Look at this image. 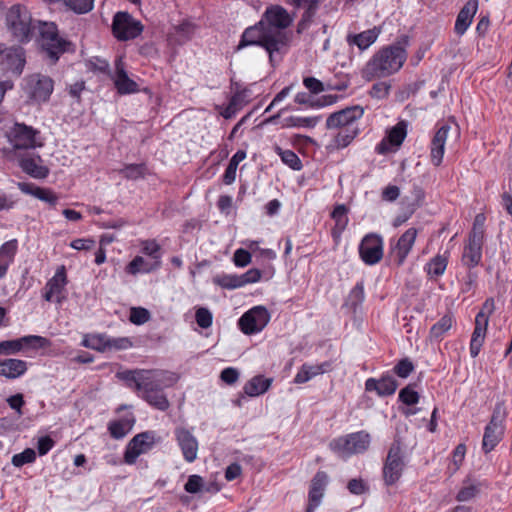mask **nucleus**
I'll use <instances>...</instances> for the list:
<instances>
[{
    "label": "nucleus",
    "mask_w": 512,
    "mask_h": 512,
    "mask_svg": "<svg viewBox=\"0 0 512 512\" xmlns=\"http://www.w3.org/2000/svg\"><path fill=\"white\" fill-rule=\"evenodd\" d=\"M292 22L293 18L285 8L280 5H271L266 8L257 24L244 30L237 49L252 45L261 46L269 53L272 60L273 53L278 52L285 44V29Z\"/></svg>",
    "instance_id": "f257e3e1"
},
{
    "label": "nucleus",
    "mask_w": 512,
    "mask_h": 512,
    "mask_svg": "<svg viewBox=\"0 0 512 512\" xmlns=\"http://www.w3.org/2000/svg\"><path fill=\"white\" fill-rule=\"evenodd\" d=\"M407 53L404 47L396 44L378 51L365 65L362 75L370 81L374 78L387 77L399 71L406 61Z\"/></svg>",
    "instance_id": "f03ea898"
},
{
    "label": "nucleus",
    "mask_w": 512,
    "mask_h": 512,
    "mask_svg": "<svg viewBox=\"0 0 512 512\" xmlns=\"http://www.w3.org/2000/svg\"><path fill=\"white\" fill-rule=\"evenodd\" d=\"M363 115L364 109L359 105L346 107L329 115L326 120V127L328 129H339L334 138L337 148L347 147L356 138L360 132L358 120Z\"/></svg>",
    "instance_id": "7ed1b4c3"
},
{
    "label": "nucleus",
    "mask_w": 512,
    "mask_h": 512,
    "mask_svg": "<svg viewBox=\"0 0 512 512\" xmlns=\"http://www.w3.org/2000/svg\"><path fill=\"white\" fill-rule=\"evenodd\" d=\"M175 379L172 374L156 370L150 379L144 384L138 395L154 408L165 411L169 408V401L163 389L170 387Z\"/></svg>",
    "instance_id": "20e7f679"
},
{
    "label": "nucleus",
    "mask_w": 512,
    "mask_h": 512,
    "mask_svg": "<svg viewBox=\"0 0 512 512\" xmlns=\"http://www.w3.org/2000/svg\"><path fill=\"white\" fill-rule=\"evenodd\" d=\"M8 29L19 42H28L37 27L26 7L13 5L6 15Z\"/></svg>",
    "instance_id": "39448f33"
},
{
    "label": "nucleus",
    "mask_w": 512,
    "mask_h": 512,
    "mask_svg": "<svg viewBox=\"0 0 512 512\" xmlns=\"http://www.w3.org/2000/svg\"><path fill=\"white\" fill-rule=\"evenodd\" d=\"M36 29L39 31L43 50L52 63H55L60 55L69 49L71 43L59 35L57 26L53 22L37 21Z\"/></svg>",
    "instance_id": "423d86ee"
},
{
    "label": "nucleus",
    "mask_w": 512,
    "mask_h": 512,
    "mask_svg": "<svg viewBox=\"0 0 512 512\" xmlns=\"http://www.w3.org/2000/svg\"><path fill=\"white\" fill-rule=\"evenodd\" d=\"M370 442V434L362 430L333 439L329 447L339 457L348 458L351 455L367 451Z\"/></svg>",
    "instance_id": "0eeeda50"
},
{
    "label": "nucleus",
    "mask_w": 512,
    "mask_h": 512,
    "mask_svg": "<svg viewBox=\"0 0 512 512\" xmlns=\"http://www.w3.org/2000/svg\"><path fill=\"white\" fill-rule=\"evenodd\" d=\"M22 89L31 103L40 105L49 101L54 81L47 75L34 73L23 79Z\"/></svg>",
    "instance_id": "6e6552de"
},
{
    "label": "nucleus",
    "mask_w": 512,
    "mask_h": 512,
    "mask_svg": "<svg viewBox=\"0 0 512 512\" xmlns=\"http://www.w3.org/2000/svg\"><path fill=\"white\" fill-rule=\"evenodd\" d=\"M10 144L16 150L35 149L42 146L40 131L25 123H15L9 132Z\"/></svg>",
    "instance_id": "1a4fd4ad"
},
{
    "label": "nucleus",
    "mask_w": 512,
    "mask_h": 512,
    "mask_svg": "<svg viewBox=\"0 0 512 512\" xmlns=\"http://www.w3.org/2000/svg\"><path fill=\"white\" fill-rule=\"evenodd\" d=\"M113 35L120 41L135 39L143 31L140 21L127 12H117L112 22Z\"/></svg>",
    "instance_id": "9d476101"
},
{
    "label": "nucleus",
    "mask_w": 512,
    "mask_h": 512,
    "mask_svg": "<svg viewBox=\"0 0 512 512\" xmlns=\"http://www.w3.org/2000/svg\"><path fill=\"white\" fill-rule=\"evenodd\" d=\"M270 320V313L264 306H255L245 312L239 319L240 330L246 335L262 331Z\"/></svg>",
    "instance_id": "9b49d317"
},
{
    "label": "nucleus",
    "mask_w": 512,
    "mask_h": 512,
    "mask_svg": "<svg viewBox=\"0 0 512 512\" xmlns=\"http://www.w3.org/2000/svg\"><path fill=\"white\" fill-rule=\"evenodd\" d=\"M156 443V434L153 431H145L135 435L128 443L125 453L124 462L132 465L137 458L144 453L150 451Z\"/></svg>",
    "instance_id": "f8f14e48"
},
{
    "label": "nucleus",
    "mask_w": 512,
    "mask_h": 512,
    "mask_svg": "<svg viewBox=\"0 0 512 512\" xmlns=\"http://www.w3.org/2000/svg\"><path fill=\"white\" fill-rule=\"evenodd\" d=\"M404 461L401 453L400 442L395 441L389 451L383 466V478L385 484H395L402 475Z\"/></svg>",
    "instance_id": "ddd939ff"
},
{
    "label": "nucleus",
    "mask_w": 512,
    "mask_h": 512,
    "mask_svg": "<svg viewBox=\"0 0 512 512\" xmlns=\"http://www.w3.org/2000/svg\"><path fill=\"white\" fill-rule=\"evenodd\" d=\"M503 413L501 407H495L490 422L484 430L482 449L485 453L491 452L501 441L504 434V426L502 425Z\"/></svg>",
    "instance_id": "4468645a"
},
{
    "label": "nucleus",
    "mask_w": 512,
    "mask_h": 512,
    "mask_svg": "<svg viewBox=\"0 0 512 512\" xmlns=\"http://www.w3.org/2000/svg\"><path fill=\"white\" fill-rule=\"evenodd\" d=\"M67 275L65 266H60L44 287L43 298L48 302L61 304L65 299Z\"/></svg>",
    "instance_id": "2eb2a0df"
},
{
    "label": "nucleus",
    "mask_w": 512,
    "mask_h": 512,
    "mask_svg": "<svg viewBox=\"0 0 512 512\" xmlns=\"http://www.w3.org/2000/svg\"><path fill=\"white\" fill-rule=\"evenodd\" d=\"M359 254L367 265L378 263L383 257L382 238L374 233L367 234L359 245Z\"/></svg>",
    "instance_id": "dca6fc26"
},
{
    "label": "nucleus",
    "mask_w": 512,
    "mask_h": 512,
    "mask_svg": "<svg viewBox=\"0 0 512 512\" xmlns=\"http://www.w3.org/2000/svg\"><path fill=\"white\" fill-rule=\"evenodd\" d=\"M49 344V340L38 335H27L21 338L1 341L3 355H14L26 348H44Z\"/></svg>",
    "instance_id": "f3484780"
},
{
    "label": "nucleus",
    "mask_w": 512,
    "mask_h": 512,
    "mask_svg": "<svg viewBox=\"0 0 512 512\" xmlns=\"http://www.w3.org/2000/svg\"><path fill=\"white\" fill-rule=\"evenodd\" d=\"M407 128L408 122L401 120L395 126L388 129L386 136L376 146V152L384 155L392 150L391 147L398 148L407 136Z\"/></svg>",
    "instance_id": "a211bd4d"
},
{
    "label": "nucleus",
    "mask_w": 512,
    "mask_h": 512,
    "mask_svg": "<svg viewBox=\"0 0 512 512\" xmlns=\"http://www.w3.org/2000/svg\"><path fill=\"white\" fill-rule=\"evenodd\" d=\"M417 229L409 228L406 230L400 238L397 240L395 246L392 247V256L394 261L400 266L404 263L408 254L410 253L416 237H417Z\"/></svg>",
    "instance_id": "6ab92c4d"
},
{
    "label": "nucleus",
    "mask_w": 512,
    "mask_h": 512,
    "mask_svg": "<svg viewBox=\"0 0 512 512\" xmlns=\"http://www.w3.org/2000/svg\"><path fill=\"white\" fill-rule=\"evenodd\" d=\"M483 239L478 234H469L468 243L464 246L462 263L468 268L476 267L482 259Z\"/></svg>",
    "instance_id": "aec40b11"
},
{
    "label": "nucleus",
    "mask_w": 512,
    "mask_h": 512,
    "mask_svg": "<svg viewBox=\"0 0 512 512\" xmlns=\"http://www.w3.org/2000/svg\"><path fill=\"white\" fill-rule=\"evenodd\" d=\"M2 55L3 69L19 76L26 63L24 50L21 47H13L5 49Z\"/></svg>",
    "instance_id": "412c9836"
},
{
    "label": "nucleus",
    "mask_w": 512,
    "mask_h": 512,
    "mask_svg": "<svg viewBox=\"0 0 512 512\" xmlns=\"http://www.w3.org/2000/svg\"><path fill=\"white\" fill-rule=\"evenodd\" d=\"M451 129V126L448 124L441 125L438 130L435 132L430 146V157L431 162L435 166H439L442 162L444 151H445V144L446 140L449 134V131Z\"/></svg>",
    "instance_id": "4be33fe9"
},
{
    "label": "nucleus",
    "mask_w": 512,
    "mask_h": 512,
    "mask_svg": "<svg viewBox=\"0 0 512 512\" xmlns=\"http://www.w3.org/2000/svg\"><path fill=\"white\" fill-rule=\"evenodd\" d=\"M178 445L180 446L184 459L193 462L197 458L198 442L190 431L178 428L175 431Z\"/></svg>",
    "instance_id": "5701e85b"
},
{
    "label": "nucleus",
    "mask_w": 512,
    "mask_h": 512,
    "mask_svg": "<svg viewBox=\"0 0 512 512\" xmlns=\"http://www.w3.org/2000/svg\"><path fill=\"white\" fill-rule=\"evenodd\" d=\"M112 79L119 94H131L138 91V84L128 77L121 59L115 61V73Z\"/></svg>",
    "instance_id": "b1692460"
},
{
    "label": "nucleus",
    "mask_w": 512,
    "mask_h": 512,
    "mask_svg": "<svg viewBox=\"0 0 512 512\" xmlns=\"http://www.w3.org/2000/svg\"><path fill=\"white\" fill-rule=\"evenodd\" d=\"M327 483L328 476L325 472L319 471L315 474L311 481L309 504L306 510L314 511L320 505Z\"/></svg>",
    "instance_id": "393cba45"
},
{
    "label": "nucleus",
    "mask_w": 512,
    "mask_h": 512,
    "mask_svg": "<svg viewBox=\"0 0 512 512\" xmlns=\"http://www.w3.org/2000/svg\"><path fill=\"white\" fill-rule=\"evenodd\" d=\"M398 387L396 379L392 375H383L379 380L369 378L365 382V389L368 392L375 391L381 397L390 396L395 393Z\"/></svg>",
    "instance_id": "a878e982"
},
{
    "label": "nucleus",
    "mask_w": 512,
    "mask_h": 512,
    "mask_svg": "<svg viewBox=\"0 0 512 512\" xmlns=\"http://www.w3.org/2000/svg\"><path fill=\"white\" fill-rule=\"evenodd\" d=\"M155 371L156 370L145 369L126 370L118 372L117 377L126 382L129 388L134 389L138 393L143 389L144 384L150 379Z\"/></svg>",
    "instance_id": "bb28decb"
},
{
    "label": "nucleus",
    "mask_w": 512,
    "mask_h": 512,
    "mask_svg": "<svg viewBox=\"0 0 512 512\" xmlns=\"http://www.w3.org/2000/svg\"><path fill=\"white\" fill-rule=\"evenodd\" d=\"M478 10V0H468L459 11L454 30L458 35H463L470 27L473 18Z\"/></svg>",
    "instance_id": "cd10ccee"
},
{
    "label": "nucleus",
    "mask_w": 512,
    "mask_h": 512,
    "mask_svg": "<svg viewBox=\"0 0 512 512\" xmlns=\"http://www.w3.org/2000/svg\"><path fill=\"white\" fill-rule=\"evenodd\" d=\"M27 371V362L16 358L0 359V376L7 379L21 377Z\"/></svg>",
    "instance_id": "c85d7f7f"
},
{
    "label": "nucleus",
    "mask_w": 512,
    "mask_h": 512,
    "mask_svg": "<svg viewBox=\"0 0 512 512\" xmlns=\"http://www.w3.org/2000/svg\"><path fill=\"white\" fill-rule=\"evenodd\" d=\"M18 188L24 194L32 195L50 205H56L58 202V196L52 190L38 187L33 183L20 182L18 183Z\"/></svg>",
    "instance_id": "c756f323"
},
{
    "label": "nucleus",
    "mask_w": 512,
    "mask_h": 512,
    "mask_svg": "<svg viewBox=\"0 0 512 512\" xmlns=\"http://www.w3.org/2000/svg\"><path fill=\"white\" fill-rule=\"evenodd\" d=\"M380 32V28L374 27L359 34H349L347 36V43L349 45H356L360 50H365L377 40Z\"/></svg>",
    "instance_id": "7c9ffc66"
},
{
    "label": "nucleus",
    "mask_w": 512,
    "mask_h": 512,
    "mask_svg": "<svg viewBox=\"0 0 512 512\" xmlns=\"http://www.w3.org/2000/svg\"><path fill=\"white\" fill-rule=\"evenodd\" d=\"M272 379L257 375L250 379L244 386V393L250 397L264 394L271 386Z\"/></svg>",
    "instance_id": "2f4dec72"
},
{
    "label": "nucleus",
    "mask_w": 512,
    "mask_h": 512,
    "mask_svg": "<svg viewBox=\"0 0 512 512\" xmlns=\"http://www.w3.org/2000/svg\"><path fill=\"white\" fill-rule=\"evenodd\" d=\"M160 261L149 262L142 256H136L125 268L126 273L137 275L139 273H150L160 267Z\"/></svg>",
    "instance_id": "473e14b6"
},
{
    "label": "nucleus",
    "mask_w": 512,
    "mask_h": 512,
    "mask_svg": "<svg viewBox=\"0 0 512 512\" xmlns=\"http://www.w3.org/2000/svg\"><path fill=\"white\" fill-rule=\"evenodd\" d=\"M449 251L434 256L425 266V271L431 278L444 274L449 260Z\"/></svg>",
    "instance_id": "72a5a7b5"
},
{
    "label": "nucleus",
    "mask_w": 512,
    "mask_h": 512,
    "mask_svg": "<svg viewBox=\"0 0 512 512\" xmlns=\"http://www.w3.org/2000/svg\"><path fill=\"white\" fill-rule=\"evenodd\" d=\"M321 116H310V117H300V116H289L284 119L283 127L286 128H314L320 121Z\"/></svg>",
    "instance_id": "f704fd0d"
},
{
    "label": "nucleus",
    "mask_w": 512,
    "mask_h": 512,
    "mask_svg": "<svg viewBox=\"0 0 512 512\" xmlns=\"http://www.w3.org/2000/svg\"><path fill=\"white\" fill-rule=\"evenodd\" d=\"M133 424L134 418H123L117 421L110 422L108 424V430L113 438L122 439L132 429Z\"/></svg>",
    "instance_id": "c9c22d12"
},
{
    "label": "nucleus",
    "mask_w": 512,
    "mask_h": 512,
    "mask_svg": "<svg viewBox=\"0 0 512 512\" xmlns=\"http://www.w3.org/2000/svg\"><path fill=\"white\" fill-rule=\"evenodd\" d=\"M20 167L25 173L38 179L47 177L49 173V170L46 167L38 164L37 160L33 158L21 159Z\"/></svg>",
    "instance_id": "e433bc0d"
},
{
    "label": "nucleus",
    "mask_w": 512,
    "mask_h": 512,
    "mask_svg": "<svg viewBox=\"0 0 512 512\" xmlns=\"http://www.w3.org/2000/svg\"><path fill=\"white\" fill-rule=\"evenodd\" d=\"M453 317L450 314L444 315L440 318L430 329V338L432 340H441L446 332H448L453 325Z\"/></svg>",
    "instance_id": "4c0bfd02"
},
{
    "label": "nucleus",
    "mask_w": 512,
    "mask_h": 512,
    "mask_svg": "<svg viewBox=\"0 0 512 512\" xmlns=\"http://www.w3.org/2000/svg\"><path fill=\"white\" fill-rule=\"evenodd\" d=\"M275 152L280 156L282 162L291 169L299 171L302 169V162L298 155L292 150H284L279 146H275Z\"/></svg>",
    "instance_id": "58836bf2"
},
{
    "label": "nucleus",
    "mask_w": 512,
    "mask_h": 512,
    "mask_svg": "<svg viewBox=\"0 0 512 512\" xmlns=\"http://www.w3.org/2000/svg\"><path fill=\"white\" fill-rule=\"evenodd\" d=\"M213 282L224 289H236L243 287L240 275L236 274H222L213 278Z\"/></svg>",
    "instance_id": "ea45409f"
},
{
    "label": "nucleus",
    "mask_w": 512,
    "mask_h": 512,
    "mask_svg": "<svg viewBox=\"0 0 512 512\" xmlns=\"http://www.w3.org/2000/svg\"><path fill=\"white\" fill-rule=\"evenodd\" d=\"M364 299L365 293L363 283H357L350 291L346 300V305L351 307L355 312L358 309V307L361 306Z\"/></svg>",
    "instance_id": "a19ab883"
},
{
    "label": "nucleus",
    "mask_w": 512,
    "mask_h": 512,
    "mask_svg": "<svg viewBox=\"0 0 512 512\" xmlns=\"http://www.w3.org/2000/svg\"><path fill=\"white\" fill-rule=\"evenodd\" d=\"M319 375V368L315 365L303 364L294 377V382L303 384Z\"/></svg>",
    "instance_id": "79ce46f5"
},
{
    "label": "nucleus",
    "mask_w": 512,
    "mask_h": 512,
    "mask_svg": "<svg viewBox=\"0 0 512 512\" xmlns=\"http://www.w3.org/2000/svg\"><path fill=\"white\" fill-rule=\"evenodd\" d=\"M18 242L16 239L9 240L0 247V260L11 264L17 253Z\"/></svg>",
    "instance_id": "37998d69"
},
{
    "label": "nucleus",
    "mask_w": 512,
    "mask_h": 512,
    "mask_svg": "<svg viewBox=\"0 0 512 512\" xmlns=\"http://www.w3.org/2000/svg\"><path fill=\"white\" fill-rule=\"evenodd\" d=\"M36 452L32 448H26L23 452L13 455L11 463L15 467H22L25 464L35 462Z\"/></svg>",
    "instance_id": "c03bdc74"
},
{
    "label": "nucleus",
    "mask_w": 512,
    "mask_h": 512,
    "mask_svg": "<svg viewBox=\"0 0 512 512\" xmlns=\"http://www.w3.org/2000/svg\"><path fill=\"white\" fill-rule=\"evenodd\" d=\"M71 10L78 14L88 13L93 9L94 0H62Z\"/></svg>",
    "instance_id": "a18cd8bd"
},
{
    "label": "nucleus",
    "mask_w": 512,
    "mask_h": 512,
    "mask_svg": "<svg viewBox=\"0 0 512 512\" xmlns=\"http://www.w3.org/2000/svg\"><path fill=\"white\" fill-rule=\"evenodd\" d=\"M145 164H129L120 170V173L127 179L136 180L144 177L146 173Z\"/></svg>",
    "instance_id": "49530a36"
},
{
    "label": "nucleus",
    "mask_w": 512,
    "mask_h": 512,
    "mask_svg": "<svg viewBox=\"0 0 512 512\" xmlns=\"http://www.w3.org/2000/svg\"><path fill=\"white\" fill-rule=\"evenodd\" d=\"M107 335L98 334L91 336L90 339H84L82 345L100 352L107 351Z\"/></svg>",
    "instance_id": "de8ad7c7"
},
{
    "label": "nucleus",
    "mask_w": 512,
    "mask_h": 512,
    "mask_svg": "<svg viewBox=\"0 0 512 512\" xmlns=\"http://www.w3.org/2000/svg\"><path fill=\"white\" fill-rule=\"evenodd\" d=\"M480 492V485L470 483L464 485L456 495V500L459 502H466L475 498Z\"/></svg>",
    "instance_id": "09e8293b"
},
{
    "label": "nucleus",
    "mask_w": 512,
    "mask_h": 512,
    "mask_svg": "<svg viewBox=\"0 0 512 512\" xmlns=\"http://www.w3.org/2000/svg\"><path fill=\"white\" fill-rule=\"evenodd\" d=\"M107 350H126L133 346L128 337H110L107 336Z\"/></svg>",
    "instance_id": "8fccbe9b"
},
{
    "label": "nucleus",
    "mask_w": 512,
    "mask_h": 512,
    "mask_svg": "<svg viewBox=\"0 0 512 512\" xmlns=\"http://www.w3.org/2000/svg\"><path fill=\"white\" fill-rule=\"evenodd\" d=\"M331 217L335 220L336 227L339 231H343L348 223L347 208L345 205H337L333 209Z\"/></svg>",
    "instance_id": "3c124183"
},
{
    "label": "nucleus",
    "mask_w": 512,
    "mask_h": 512,
    "mask_svg": "<svg viewBox=\"0 0 512 512\" xmlns=\"http://www.w3.org/2000/svg\"><path fill=\"white\" fill-rule=\"evenodd\" d=\"M399 400L409 406L415 405L419 401V394L411 385H408L400 390Z\"/></svg>",
    "instance_id": "603ef678"
},
{
    "label": "nucleus",
    "mask_w": 512,
    "mask_h": 512,
    "mask_svg": "<svg viewBox=\"0 0 512 512\" xmlns=\"http://www.w3.org/2000/svg\"><path fill=\"white\" fill-rule=\"evenodd\" d=\"M150 319V313L142 307H133L130 310L129 320L136 325H142Z\"/></svg>",
    "instance_id": "864d4df0"
},
{
    "label": "nucleus",
    "mask_w": 512,
    "mask_h": 512,
    "mask_svg": "<svg viewBox=\"0 0 512 512\" xmlns=\"http://www.w3.org/2000/svg\"><path fill=\"white\" fill-rule=\"evenodd\" d=\"M196 322L199 327L207 329L212 325L213 315L209 309L200 307L196 310L195 314Z\"/></svg>",
    "instance_id": "5fc2aeb1"
},
{
    "label": "nucleus",
    "mask_w": 512,
    "mask_h": 512,
    "mask_svg": "<svg viewBox=\"0 0 512 512\" xmlns=\"http://www.w3.org/2000/svg\"><path fill=\"white\" fill-rule=\"evenodd\" d=\"M485 339V333H480V330L477 332L473 331L471 341H470V355L472 358H475L478 356L481 347L484 343Z\"/></svg>",
    "instance_id": "6e6d98bb"
},
{
    "label": "nucleus",
    "mask_w": 512,
    "mask_h": 512,
    "mask_svg": "<svg viewBox=\"0 0 512 512\" xmlns=\"http://www.w3.org/2000/svg\"><path fill=\"white\" fill-rule=\"evenodd\" d=\"M160 246L154 240H147L143 242L142 252L154 259V261H160Z\"/></svg>",
    "instance_id": "4d7b16f0"
},
{
    "label": "nucleus",
    "mask_w": 512,
    "mask_h": 512,
    "mask_svg": "<svg viewBox=\"0 0 512 512\" xmlns=\"http://www.w3.org/2000/svg\"><path fill=\"white\" fill-rule=\"evenodd\" d=\"M413 370L414 365L407 358L400 360L398 364L394 367L395 373L401 378L408 377Z\"/></svg>",
    "instance_id": "13d9d810"
},
{
    "label": "nucleus",
    "mask_w": 512,
    "mask_h": 512,
    "mask_svg": "<svg viewBox=\"0 0 512 512\" xmlns=\"http://www.w3.org/2000/svg\"><path fill=\"white\" fill-rule=\"evenodd\" d=\"M303 85L312 93L319 94L325 90L324 84L315 77H305Z\"/></svg>",
    "instance_id": "bf43d9fd"
},
{
    "label": "nucleus",
    "mask_w": 512,
    "mask_h": 512,
    "mask_svg": "<svg viewBox=\"0 0 512 512\" xmlns=\"http://www.w3.org/2000/svg\"><path fill=\"white\" fill-rule=\"evenodd\" d=\"M203 486V479L199 475H191L189 476L187 482L185 483L184 489L188 493H197L201 490Z\"/></svg>",
    "instance_id": "052dcab7"
},
{
    "label": "nucleus",
    "mask_w": 512,
    "mask_h": 512,
    "mask_svg": "<svg viewBox=\"0 0 512 512\" xmlns=\"http://www.w3.org/2000/svg\"><path fill=\"white\" fill-rule=\"evenodd\" d=\"M234 263L238 267H245L251 262V254L245 249H237L233 257Z\"/></svg>",
    "instance_id": "680f3d73"
},
{
    "label": "nucleus",
    "mask_w": 512,
    "mask_h": 512,
    "mask_svg": "<svg viewBox=\"0 0 512 512\" xmlns=\"http://www.w3.org/2000/svg\"><path fill=\"white\" fill-rule=\"evenodd\" d=\"M389 90H390V85H388L385 82H378L372 86L370 95L373 98L382 99V98H385L388 96Z\"/></svg>",
    "instance_id": "e2e57ef3"
},
{
    "label": "nucleus",
    "mask_w": 512,
    "mask_h": 512,
    "mask_svg": "<svg viewBox=\"0 0 512 512\" xmlns=\"http://www.w3.org/2000/svg\"><path fill=\"white\" fill-rule=\"evenodd\" d=\"M262 272L257 268H252L240 275L243 286L250 283H256L261 279Z\"/></svg>",
    "instance_id": "0e129e2a"
},
{
    "label": "nucleus",
    "mask_w": 512,
    "mask_h": 512,
    "mask_svg": "<svg viewBox=\"0 0 512 512\" xmlns=\"http://www.w3.org/2000/svg\"><path fill=\"white\" fill-rule=\"evenodd\" d=\"M238 378L239 372L233 367L223 369L220 374V379L228 385L234 384Z\"/></svg>",
    "instance_id": "69168bd1"
},
{
    "label": "nucleus",
    "mask_w": 512,
    "mask_h": 512,
    "mask_svg": "<svg viewBox=\"0 0 512 512\" xmlns=\"http://www.w3.org/2000/svg\"><path fill=\"white\" fill-rule=\"evenodd\" d=\"M347 488L354 495H361L367 490V486L362 479H351L347 484Z\"/></svg>",
    "instance_id": "338daca9"
},
{
    "label": "nucleus",
    "mask_w": 512,
    "mask_h": 512,
    "mask_svg": "<svg viewBox=\"0 0 512 512\" xmlns=\"http://www.w3.org/2000/svg\"><path fill=\"white\" fill-rule=\"evenodd\" d=\"M54 446V441L49 436H44L38 440V453L40 456L47 454Z\"/></svg>",
    "instance_id": "774afa93"
}]
</instances>
